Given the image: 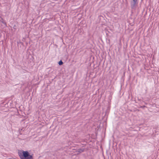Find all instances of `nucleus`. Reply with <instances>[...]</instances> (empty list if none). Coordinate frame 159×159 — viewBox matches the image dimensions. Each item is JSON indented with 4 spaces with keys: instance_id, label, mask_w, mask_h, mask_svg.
I'll return each instance as SVG.
<instances>
[{
    "instance_id": "f257e3e1",
    "label": "nucleus",
    "mask_w": 159,
    "mask_h": 159,
    "mask_svg": "<svg viewBox=\"0 0 159 159\" xmlns=\"http://www.w3.org/2000/svg\"><path fill=\"white\" fill-rule=\"evenodd\" d=\"M22 153L24 157H20L21 159H33L32 156L29 155L28 152L27 151H23Z\"/></svg>"
},
{
    "instance_id": "f03ea898",
    "label": "nucleus",
    "mask_w": 159,
    "mask_h": 159,
    "mask_svg": "<svg viewBox=\"0 0 159 159\" xmlns=\"http://www.w3.org/2000/svg\"><path fill=\"white\" fill-rule=\"evenodd\" d=\"M84 151V149H79L77 150V152L80 153Z\"/></svg>"
},
{
    "instance_id": "7ed1b4c3",
    "label": "nucleus",
    "mask_w": 159,
    "mask_h": 159,
    "mask_svg": "<svg viewBox=\"0 0 159 159\" xmlns=\"http://www.w3.org/2000/svg\"><path fill=\"white\" fill-rule=\"evenodd\" d=\"M133 5L134 6L136 5L137 3L138 0H133Z\"/></svg>"
},
{
    "instance_id": "20e7f679",
    "label": "nucleus",
    "mask_w": 159,
    "mask_h": 159,
    "mask_svg": "<svg viewBox=\"0 0 159 159\" xmlns=\"http://www.w3.org/2000/svg\"><path fill=\"white\" fill-rule=\"evenodd\" d=\"M58 64L59 65L61 66L63 64V62L61 61H59Z\"/></svg>"
}]
</instances>
